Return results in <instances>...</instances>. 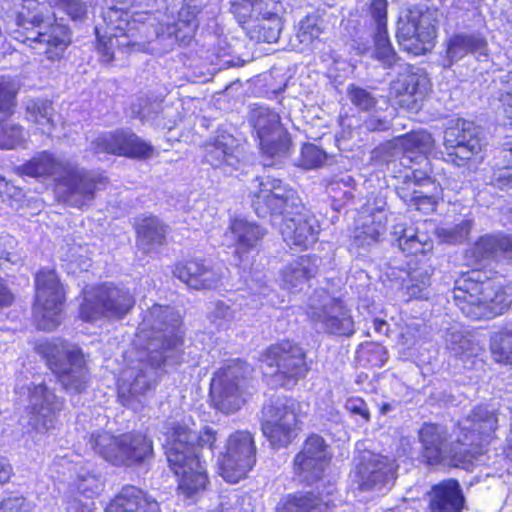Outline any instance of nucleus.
I'll return each mask as SVG.
<instances>
[{"mask_svg": "<svg viewBox=\"0 0 512 512\" xmlns=\"http://www.w3.org/2000/svg\"><path fill=\"white\" fill-rule=\"evenodd\" d=\"M181 315L170 306L153 305L145 315L136 335V344L143 345L146 361L137 369H127L118 385L121 403L134 411L156 386L158 370L179 365L183 360Z\"/></svg>", "mask_w": 512, "mask_h": 512, "instance_id": "1", "label": "nucleus"}, {"mask_svg": "<svg viewBox=\"0 0 512 512\" xmlns=\"http://www.w3.org/2000/svg\"><path fill=\"white\" fill-rule=\"evenodd\" d=\"M497 422L494 411L487 406H477L459 423L457 440L451 444H447L445 427L426 423L419 431L422 457L429 465L443 464L469 470L493 439Z\"/></svg>", "mask_w": 512, "mask_h": 512, "instance_id": "2", "label": "nucleus"}, {"mask_svg": "<svg viewBox=\"0 0 512 512\" xmlns=\"http://www.w3.org/2000/svg\"><path fill=\"white\" fill-rule=\"evenodd\" d=\"M256 182L252 205L257 215H270L273 224L281 217L280 232L287 245L307 249L314 244L318 240L319 222L302 204L297 192L272 176L258 177Z\"/></svg>", "mask_w": 512, "mask_h": 512, "instance_id": "3", "label": "nucleus"}, {"mask_svg": "<svg viewBox=\"0 0 512 512\" xmlns=\"http://www.w3.org/2000/svg\"><path fill=\"white\" fill-rule=\"evenodd\" d=\"M53 9L65 12L72 20H81L87 13V6L81 0H24L17 25L26 32L18 30L15 36L33 49H36L34 44H45V54L51 60L61 58L71 42L68 27L57 23Z\"/></svg>", "mask_w": 512, "mask_h": 512, "instance_id": "4", "label": "nucleus"}, {"mask_svg": "<svg viewBox=\"0 0 512 512\" xmlns=\"http://www.w3.org/2000/svg\"><path fill=\"white\" fill-rule=\"evenodd\" d=\"M217 432L205 427L199 434L177 423L166 433L165 450L170 468L179 477V490L187 497L206 488V468L200 461L199 447L215 448Z\"/></svg>", "mask_w": 512, "mask_h": 512, "instance_id": "5", "label": "nucleus"}, {"mask_svg": "<svg viewBox=\"0 0 512 512\" xmlns=\"http://www.w3.org/2000/svg\"><path fill=\"white\" fill-rule=\"evenodd\" d=\"M18 170L30 177L52 176L57 182L59 199L76 208L91 202L96 190L106 180L101 174L81 168L71 159L55 157L48 151L37 153Z\"/></svg>", "mask_w": 512, "mask_h": 512, "instance_id": "6", "label": "nucleus"}, {"mask_svg": "<svg viewBox=\"0 0 512 512\" xmlns=\"http://www.w3.org/2000/svg\"><path fill=\"white\" fill-rule=\"evenodd\" d=\"M454 304L470 319L493 318L512 303L511 288L494 281H483L479 270H471L455 281L450 292Z\"/></svg>", "mask_w": 512, "mask_h": 512, "instance_id": "7", "label": "nucleus"}, {"mask_svg": "<svg viewBox=\"0 0 512 512\" xmlns=\"http://www.w3.org/2000/svg\"><path fill=\"white\" fill-rule=\"evenodd\" d=\"M264 234L265 231L256 223L243 218H235L231 221L223 238L225 245L235 247V256L243 271L249 269V275L243 276L249 298L245 305L253 309L265 304H274L271 299L272 290L263 280L260 272H252L248 257V254L256 249Z\"/></svg>", "mask_w": 512, "mask_h": 512, "instance_id": "8", "label": "nucleus"}, {"mask_svg": "<svg viewBox=\"0 0 512 512\" xmlns=\"http://www.w3.org/2000/svg\"><path fill=\"white\" fill-rule=\"evenodd\" d=\"M37 351L67 393L81 394L86 391L91 375L85 356L78 346L54 339L39 344Z\"/></svg>", "mask_w": 512, "mask_h": 512, "instance_id": "9", "label": "nucleus"}, {"mask_svg": "<svg viewBox=\"0 0 512 512\" xmlns=\"http://www.w3.org/2000/svg\"><path fill=\"white\" fill-rule=\"evenodd\" d=\"M231 12L257 42L274 43L283 28V6L280 0H231Z\"/></svg>", "mask_w": 512, "mask_h": 512, "instance_id": "10", "label": "nucleus"}, {"mask_svg": "<svg viewBox=\"0 0 512 512\" xmlns=\"http://www.w3.org/2000/svg\"><path fill=\"white\" fill-rule=\"evenodd\" d=\"M90 449L115 466L139 464L152 455V442L141 433L114 435L108 431L91 433L88 439Z\"/></svg>", "mask_w": 512, "mask_h": 512, "instance_id": "11", "label": "nucleus"}, {"mask_svg": "<svg viewBox=\"0 0 512 512\" xmlns=\"http://www.w3.org/2000/svg\"><path fill=\"white\" fill-rule=\"evenodd\" d=\"M73 455L57 456L53 462L56 471L68 475L71 496L68 500L69 512H93V499L103 490L104 483L90 464L76 461Z\"/></svg>", "mask_w": 512, "mask_h": 512, "instance_id": "12", "label": "nucleus"}, {"mask_svg": "<svg viewBox=\"0 0 512 512\" xmlns=\"http://www.w3.org/2000/svg\"><path fill=\"white\" fill-rule=\"evenodd\" d=\"M252 367L234 359L221 367L212 378L211 398L216 409L232 414L246 402Z\"/></svg>", "mask_w": 512, "mask_h": 512, "instance_id": "13", "label": "nucleus"}, {"mask_svg": "<svg viewBox=\"0 0 512 512\" xmlns=\"http://www.w3.org/2000/svg\"><path fill=\"white\" fill-rule=\"evenodd\" d=\"M306 314L318 332L346 337L355 332L351 310L324 289H317L310 295Z\"/></svg>", "mask_w": 512, "mask_h": 512, "instance_id": "14", "label": "nucleus"}, {"mask_svg": "<svg viewBox=\"0 0 512 512\" xmlns=\"http://www.w3.org/2000/svg\"><path fill=\"white\" fill-rule=\"evenodd\" d=\"M138 29L129 12L116 7L106 10L103 13V25H97L95 28L101 61L111 62L114 59L115 48L122 50L138 45Z\"/></svg>", "mask_w": 512, "mask_h": 512, "instance_id": "15", "label": "nucleus"}, {"mask_svg": "<svg viewBox=\"0 0 512 512\" xmlns=\"http://www.w3.org/2000/svg\"><path fill=\"white\" fill-rule=\"evenodd\" d=\"M135 299L129 290L103 284L85 289L80 305V318L86 322H95L102 317L121 318L134 306Z\"/></svg>", "mask_w": 512, "mask_h": 512, "instance_id": "16", "label": "nucleus"}, {"mask_svg": "<svg viewBox=\"0 0 512 512\" xmlns=\"http://www.w3.org/2000/svg\"><path fill=\"white\" fill-rule=\"evenodd\" d=\"M256 445L253 435L247 430L231 433L218 457L219 473L229 483H238L256 464Z\"/></svg>", "mask_w": 512, "mask_h": 512, "instance_id": "17", "label": "nucleus"}, {"mask_svg": "<svg viewBox=\"0 0 512 512\" xmlns=\"http://www.w3.org/2000/svg\"><path fill=\"white\" fill-rule=\"evenodd\" d=\"M261 362L271 369L275 382L286 388L294 386L308 371L303 349L291 341L268 347L261 355Z\"/></svg>", "mask_w": 512, "mask_h": 512, "instance_id": "18", "label": "nucleus"}, {"mask_svg": "<svg viewBox=\"0 0 512 512\" xmlns=\"http://www.w3.org/2000/svg\"><path fill=\"white\" fill-rule=\"evenodd\" d=\"M36 300L33 308L38 329L51 331L61 321L64 302L62 285L54 270H41L35 278Z\"/></svg>", "mask_w": 512, "mask_h": 512, "instance_id": "19", "label": "nucleus"}, {"mask_svg": "<svg viewBox=\"0 0 512 512\" xmlns=\"http://www.w3.org/2000/svg\"><path fill=\"white\" fill-rule=\"evenodd\" d=\"M297 403L292 398L277 397L262 410V432L273 448L286 447L296 435Z\"/></svg>", "mask_w": 512, "mask_h": 512, "instance_id": "20", "label": "nucleus"}, {"mask_svg": "<svg viewBox=\"0 0 512 512\" xmlns=\"http://www.w3.org/2000/svg\"><path fill=\"white\" fill-rule=\"evenodd\" d=\"M436 36V19L428 10H410L399 18L396 37L399 45L408 53L417 56L431 51Z\"/></svg>", "mask_w": 512, "mask_h": 512, "instance_id": "21", "label": "nucleus"}, {"mask_svg": "<svg viewBox=\"0 0 512 512\" xmlns=\"http://www.w3.org/2000/svg\"><path fill=\"white\" fill-rule=\"evenodd\" d=\"M249 121L259 140L264 156L282 157L287 154L290 139L284 131L280 115L267 106L258 105L251 109Z\"/></svg>", "mask_w": 512, "mask_h": 512, "instance_id": "22", "label": "nucleus"}, {"mask_svg": "<svg viewBox=\"0 0 512 512\" xmlns=\"http://www.w3.org/2000/svg\"><path fill=\"white\" fill-rule=\"evenodd\" d=\"M479 128L473 122L458 119L444 132V160L458 167L464 166L482 150Z\"/></svg>", "mask_w": 512, "mask_h": 512, "instance_id": "23", "label": "nucleus"}, {"mask_svg": "<svg viewBox=\"0 0 512 512\" xmlns=\"http://www.w3.org/2000/svg\"><path fill=\"white\" fill-rule=\"evenodd\" d=\"M64 401L44 383L29 388L28 424L38 434L56 428Z\"/></svg>", "mask_w": 512, "mask_h": 512, "instance_id": "24", "label": "nucleus"}, {"mask_svg": "<svg viewBox=\"0 0 512 512\" xmlns=\"http://www.w3.org/2000/svg\"><path fill=\"white\" fill-rule=\"evenodd\" d=\"M332 453L325 440L316 434L310 435L302 450L294 458V472L300 481L313 484L323 481Z\"/></svg>", "mask_w": 512, "mask_h": 512, "instance_id": "25", "label": "nucleus"}, {"mask_svg": "<svg viewBox=\"0 0 512 512\" xmlns=\"http://www.w3.org/2000/svg\"><path fill=\"white\" fill-rule=\"evenodd\" d=\"M91 151L96 154H113L133 158H148L153 147L130 130H116L99 134L90 143Z\"/></svg>", "mask_w": 512, "mask_h": 512, "instance_id": "26", "label": "nucleus"}, {"mask_svg": "<svg viewBox=\"0 0 512 512\" xmlns=\"http://www.w3.org/2000/svg\"><path fill=\"white\" fill-rule=\"evenodd\" d=\"M398 465L394 459L380 454L364 457L357 472L358 489L385 493L389 491L397 477Z\"/></svg>", "mask_w": 512, "mask_h": 512, "instance_id": "27", "label": "nucleus"}, {"mask_svg": "<svg viewBox=\"0 0 512 512\" xmlns=\"http://www.w3.org/2000/svg\"><path fill=\"white\" fill-rule=\"evenodd\" d=\"M334 482L317 484L311 491H297L283 496L276 512H330L334 506Z\"/></svg>", "mask_w": 512, "mask_h": 512, "instance_id": "28", "label": "nucleus"}, {"mask_svg": "<svg viewBox=\"0 0 512 512\" xmlns=\"http://www.w3.org/2000/svg\"><path fill=\"white\" fill-rule=\"evenodd\" d=\"M397 78L392 81L390 91L400 97L398 103L409 110L417 109L430 90L427 75L418 67L400 64Z\"/></svg>", "mask_w": 512, "mask_h": 512, "instance_id": "29", "label": "nucleus"}, {"mask_svg": "<svg viewBox=\"0 0 512 512\" xmlns=\"http://www.w3.org/2000/svg\"><path fill=\"white\" fill-rule=\"evenodd\" d=\"M173 275L195 290L215 289L222 283V271L204 259H190L175 264Z\"/></svg>", "mask_w": 512, "mask_h": 512, "instance_id": "30", "label": "nucleus"}, {"mask_svg": "<svg viewBox=\"0 0 512 512\" xmlns=\"http://www.w3.org/2000/svg\"><path fill=\"white\" fill-rule=\"evenodd\" d=\"M369 12L375 25L374 58L384 68H391L398 64L400 58L390 42L387 31V0H372Z\"/></svg>", "mask_w": 512, "mask_h": 512, "instance_id": "31", "label": "nucleus"}, {"mask_svg": "<svg viewBox=\"0 0 512 512\" xmlns=\"http://www.w3.org/2000/svg\"><path fill=\"white\" fill-rule=\"evenodd\" d=\"M467 55H472L476 61L481 63L490 61L488 41L482 33L461 32L449 38L446 50L447 66H452Z\"/></svg>", "mask_w": 512, "mask_h": 512, "instance_id": "32", "label": "nucleus"}, {"mask_svg": "<svg viewBox=\"0 0 512 512\" xmlns=\"http://www.w3.org/2000/svg\"><path fill=\"white\" fill-rule=\"evenodd\" d=\"M204 158L214 168H237L240 161V150L237 139L231 134H219L205 147Z\"/></svg>", "mask_w": 512, "mask_h": 512, "instance_id": "33", "label": "nucleus"}, {"mask_svg": "<svg viewBox=\"0 0 512 512\" xmlns=\"http://www.w3.org/2000/svg\"><path fill=\"white\" fill-rule=\"evenodd\" d=\"M471 253L477 262L491 259L508 264L512 261V236L503 233L481 236Z\"/></svg>", "mask_w": 512, "mask_h": 512, "instance_id": "34", "label": "nucleus"}, {"mask_svg": "<svg viewBox=\"0 0 512 512\" xmlns=\"http://www.w3.org/2000/svg\"><path fill=\"white\" fill-rule=\"evenodd\" d=\"M395 146L403 150L400 158V165L406 166L408 163L426 162L428 165L427 154L434 147V139L430 133L424 130L412 131L394 139Z\"/></svg>", "mask_w": 512, "mask_h": 512, "instance_id": "35", "label": "nucleus"}, {"mask_svg": "<svg viewBox=\"0 0 512 512\" xmlns=\"http://www.w3.org/2000/svg\"><path fill=\"white\" fill-rule=\"evenodd\" d=\"M499 91V101L509 119L508 124L512 126V70L499 77ZM500 153L506 163L499 170L496 180L501 188L512 189V147L505 148Z\"/></svg>", "mask_w": 512, "mask_h": 512, "instance_id": "36", "label": "nucleus"}, {"mask_svg": "<svg viewBox=\"0 0 512 512\" xmlns=\"http://www.w3.org/2000/svg\"><path fill=\"white\" fill-rule=\"evenodd\" d=\"M465 497L458 481L449 479L432 487L430 492V512H462Z\"/></svg>", "mask_w": 512, "mask_h": 512, "instance_id": "37", "label": "nucleus"}, {"mask_svg": "<svg viewBox=\"0 0 512 512\" xmlns=\"http://www.w3.org/2000/svg\"><path fill=\"white\" fill-rule=\"evenodd\" d=\"M106 512H161L159 503L141 489L128 485L111 501Z\"/></svg>", "mask_w": 512, "mask_h": 512, "instance_id": "38", "label": "nucleus"}, {"mask_svg": "<svg viewBox=\"0 0 512 512\" xmlns=\"http://www.w3.org/2000/svg\"><path fill=\"white\" fill-rule=\"evenodd\" d=\"M320 259L316 255H303L290 262L282 271L284 288L300 291L318 271Z\"/></svg>", "mask_w": 512, "mask_h": 512, "instance_id": "39", "label": "nucleus"}, {"mask_svg": "<svg viewBox=\"0 0 512 512\" xmlns=\"http://www.w3.org/2000/svg\"><path fill=\"white\" fill-rule=\"evenodd\" d=\"M397 237L398 246L407 255H427L433 251V240L426 230L419 226L396 224L393 232Z\"/></svg>", "mask_w": 512, "mask_h": 512, "instance_id": "40", "label": "nucleus"}, {"mask_svg": "<svg viewBox=\"0 0 512 512\" xmlns=\"http://www.w3.org/2000/svg\"><path fill=\"white\" fill-rule=\"evenodd\" d=\"M166 233L167 227L157 217H145L137 227L138 247L147 254L156 253L165 244Z\"/></svg>", "mask_w": 512, "mask_h": 512, "instance_id": "41", "label": "nucleus"}, {"mask_svg": "<svg viewBox=\"0 0 512 512\" xmlns=\"http://www.w3.org/2000/svg\"><path fill=\"white\" fill-rule=\"evenodd\" d=\"M196 12H189L185 8L179 12V19L171 24H168L161 34H158L159 39H167L168 45H188L194 37L198 23L195 19Z\"/></svg>", "mask_w": 512, "mask_h": 512, "instance_id": "42", "label": "nucleus"}, {"mask_svg": "<svg viewBox=\"0 0 512 512\" xmlns=\"http://www.w3.org/2000/svg\"><path fill=\"white\" fill-rule=\"evenodd\" d=\"M433 271L432 265L427 262H422L416 266L410 264L407 278L403 281V289L409 299L428 298Z\"/></svg>", "mask_w": 512, "mask_h": 512, "instance_id": "43", "label": "nucleus"}, {"mask_svg": "<svg viewBox=\"0 0 512 512\" xmlns=\"http://www.w3.org/2000/svg\"><path fill=\"white\" fill-rule=\"evenodd\" d=\"M371 222L377 223V229L373 232H367L365 229H361L356 226L351 238L350 249H355L358 254H361L360 250L366 251L376 243H378L381 237L387 230V213L383 209H378L374 212V216L370 219Z\"/></svg>", "mask_w": 512, "mask_h": 512, "instance_id": "44", "label": "nucleus"}, {"mask_svg": "<svg viewBox=\"0 0 512 512\" xmlns=\"http://www.w3.org/2000/svg\"><path fill=\"white\" fill-rule=\"evenodd\" d=\"M323 33V21L316 15H307L299 22L298 30L291 46L298 52H305L314 48Z\"/></svg>", "mask_w": 512, "mask_h": 512, "instance_id": "45", "label": "nucleus"}, {"mask_svg": "<svg viewBox=\"0 0 512 512\" xmlns=\"http://www.w3.org/2000/svg\"><path fill=\"white\" fill-rule=\"evenodd\" d=\"M53 107L51 102L42 99H29L26 102L27 119L38 125L44 134L51 133L54 127Z\"/></svg>", "mask_w": 512, "mask_h": 512, "instance_id": "46", "label": "nucleus"}, {"mask_svg": "<svg viewBox=\"0 0 512 512\" xmlns=\"http://www.w3.org/2000/svg\"><path fill=\"white\" fill-rule=\"evenodd\" d=\"M490 349L498 363L512 365V327H505L491 336Z\"/></svg>", "mask_w": 512, "mask_h": 512, "instance_id": "47", "label": "nucleus"}, {"mask_svg": "<svg viewBox=\"0 0 512 512\" xmlns=\"http://www.w3.org/2000/svg\"><path fill=\"white\" fill-rule=\"evenodd\" d=\"M412 164L413 163H408L406 166H403L404 171H399V175H395V178L404 179L405 184L417 185L418 187L426 189H431L433 188V184H437L431 176L432 170L429 161L428 165H426V162L420 163L424 164L423 168H413Z\"/></svg>", "mask_w": 512, "mask_h": 512, "instance_id": "48", "label": "nucleus"}, {"mask_svg": "<svg viewBox=\"0 0 512 512\" xmlns=\"http://www.w3.org/2000/svg\"><path fill=\"white\" fill-rule=\"evenodd\" d=\"M26 140L24 129L10 119L0 121V148L14 149Z\"/></svg>", "mask_w": 512, "mask_h": 512, "instance_id": "49", "label": "nucleus"}, {"mask_svg": "<svg viewBox=\"0 0 512 512\" xmlns=\"http://www.w3.org/2000/svg\"><path fill=\"white\" fill-rule=\"evenodd\" d=\"M209 319L217 329L227 330L240 319V315L235 306L219 301L210 312Z\"/></svg>", "mask_w": 512, "mask_h": 512, "instance_id": "50", "label": "nucleus"}, {"mask_svg": "<svg viewBox=\"0 0 512 512\" xmlns=\"http://www.w3.org/2000/svg\"><path fill=\"white\" fill-rule=\"evenodd\" d=\"M354 180L351 176L345 175L337 180L331 181L327 186V193L334 202V206L340 207L348 199L353 197L352 184Z\"/></svg>", "mask_w": 512, "mask_h": 512, "instance_id": "51", "label": "nucleus"}, {"mask_svg": "<svg viewBox=\"0 0 512 512\" xmlns=\"http://www.w3.org/2000/svg\"><path fill=\"white\" fill-rule=\"evenodd\" d=\"M471 228L472 220L463 219L461 222L453 226L439 228L438 236L442 239V241L447 243H462L468 238Z\"/></svg>", "mask_w": 512, "mask_h": 512, "instance_id": "52", "label": "nucleus"}, {"mask_svg": "<svg viewBox=\"0 0 512 512\" xmlns=\"http://www.w3.org/2000/svg\"><path fill=\"white\" fill-rule=\"evenodd\" d=\"M19 85L8 76H0V112L11 113Z\"/></svg>", "mask_w": 512, "mask_h": 512, "instance_id": "53", "label": "nucleus"}, {"mask_svg": "<svg viewBox=\"0 0 512 512\" xmlns=\"http://www.w3.org/2000/svg\"><path fill=\"white\" fill-rule=\"evenodd\" d=\"M442 193V188L439 184H433V188L421 190L417 195L415 203L411 207L423 213H430L436 209L437 201Z\"/></svg>", "mask_w": 512, "mask_h": 512, "instance_id": "54", "label": "nucleus"}, {"mask_svg": "<svg viewBox=\"0 0 512 512\" xmlns=\"http://www.w3.org/2000/svg\"><path fill=\"white\" fill-rule=\"evenodd\" d=\"M347 96L351 103L360 110L368 111L376 104V99L370 91L355 84L348 86Z\"/></svg>", "mask_w": 512, "mask_h": 512, "instance_id": "55", "label": "nucleus"}, {"mask_svg": "<svg viewBox=\"0 0 512 512\" xmlns=\"http://www.w3.org/2000/svg\"><path fill=\"white\" fill-rule=\"evenodd\" d=\"M326 153L314 144H305L301 150L300 166L305 169L320 167L326 160Z\"/></svg>", "mask_w": 512, "mask_h": 512, "instance_id": "56", "label": "nucleus"}, {"mask_svg": "<svg viewBox=\"0 0 512 512\" xmlns=\"http://www.w3.org/2000/svg\"><path fill=\"white\" fill-rule=\"evenodd\" d=\"M159 103H149L148 100L139 98L137 103L132 104V115L142 120L152 119L153 114L158 112Z\"/></svg>", "mask_w": 512, "mask_h": 512, "instance_id": "57", "label": "nucleus"}, {"mask_svg": "<svg viewBox=\"0 0 512 512\" xmlns=\"http://www.w3.org/2000/svg\"><path fill=\"white\" fill-rule=\"evenodd\" d=\"M31 506L24 497L9 496L2 500L0 512H30Z\"/></svg>", "mask_w": 512, "mask_h": 512, "instance_id": "58", "label": "nucleus"}, {"mask_svg": "<svg viewBox=\"0 0 512 512\" xmlns=\"http://www.w3.org/2000/svg\"><path fill=\"white\" fill-rule=\"evenodd\" d=\"M447 342H450V348L454 351L456 356H459L461 359H468L473 355L468 348L470 342L468 339L463 337L460 334H451V339L447 338Z\"/></svg>", "mask_w": 512, "mask_h": 512, "instance_id": "59", "label": "nucleus"}, {"mask_svg": "<svg viewBox=\"0 0 512 512\" xmlns=\"http://www.w3.org/2000/svg\"><path fill=\"white\" fill-rule=\"evenodd\" d=\"M345 408L351 414L360 416L365 422H368L370 419L368 406L365 401L359 397H351L347 399Z\"/></svg>", "mask_w": 512, "mask_h": 512, "instance_id": "60", "label": "nucleus"}, {"mask_svg": "<svg viewBox=\"0 0 512 512\" xmlns=\"http://www.w3.org/2000/svg\"><path fill=\"white\" fill-rule=\"evenodd\" d=\"M401 180L402 182H399L396 186V193L406 205L411 207L421 190L416 189L417 185L405 184V180Z\"/></svg>", "mask_w": 512, "mask_h": 512, "instance_id": "61", "label": "nucleus"}, {"mask_svg": "<svg viewBox=\"0 0 512 512\" xmlns=\"http://www.w3.org/2000/svg\"><path fill=\"white\" fill-rule=\"evenodd\" d=\"M67 261H69V265L71 266L70 272L75 273L76 270L72 269V266H77L80 271H87L91 267V260L87 257H84L82 254H78L73 248L70 254H67Z\"/></svg>", "mask_w": 512, "mask_h": 512, "instance_id": "62", "label": "nucleus"}, {"mask_svg": "<svg viewBox=\"0 0 512 512\" xmlns=\"http://www.w3.org/2000/svg\"><path fill=\"white\" fill-rule=\"evenodd\" d=\"M215 56L219 59L222 65L233 66L235 63L232 59H229L231 55V47L227 44L225 40H218V47L215 49Z\"/></svg>", "mask_w": 512, "mask_h": 512, "instance_id": "63", "label": "nucleus"}, {"mask_svg": "<svg viewBox=\"0 0 512 512\" xmlns=\"http://www.w3.org/2000/svg\"><path fill=\"white\" fill-rule=\"evenodd\" d=\"M365 125L368 130L381 131L389 127V122L386 119H378L375 116H370L365 121Z\"/></svg>", "mask_w": 512, "mask_h": 512, "instance_id": "64", "label": "nucleus"}]
</instances>
